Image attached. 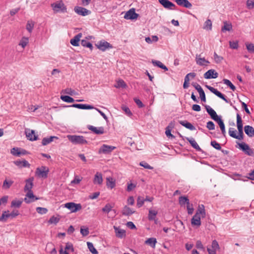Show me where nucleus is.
<instances>
[{
    "mask_svg": "<svg viewBox=\"0 0 254 254\" xmlns=\"http://www.w3.org/2000/svg\"><path fill=\"white\" fill-rule=\"evenodd\" d=\"M51 6L55 13L66 12V7L62 0L57 1L52 3Z\"/></svg>",
    "mask_w": 254,
    "mask_h": 254,
    "instance_id": "obj_1",
    "label": "nucleus"
},
{
    "mask_svg": "<svg viewBox=\"0 0 254 254\" xmlns=\"http://www.w3.org/2000/svg\"><path fill=\"white\" fill-rule=\"evenodd\" d=\"M68 139L74 144H85L87 143L84 137L82 135H67Z\"/></svg>",
    "mask_w": 254,
    "mask_h": 254,
    "instance_id": "obj_2",
    "label": "nucleus"
},
{
    "mask_svg": "<svg viewBox=\"0 0 254 254\" xmlns=\"http://www.w3.org/2000/svg\"><path fill=\"white\" fill-rule=\"evenodd\" d=\"M237 127L238 130V140H242L244 139L243 126L241 117L239 114H237Z\"/></svg>",
    "mask_w": 254,
    "mask_h": 254,
    "instance_id": "obj_3",
    "label": "nucleus"
},
{
    "mask_svg": "<svg viewBox=\"0 0 254 254\" xmlns=\"http://www.w3.org/2000/svg\"><path fill=\"white\" fill-rule=\"evenodd\" d=\"M239 148L242 150L245 154L249 156H254V150L251 148L250 146L245 142L237 143Z\"/></svg>",
    "mask_w": 254,
    "mask_h": 254,
    "instance_id": "obj_4",
    "label": "nucleus"
},
{
    "mask_svg": "<svg viewBox=\"0 0 254 254\" xmlns=\"http://www.w3.org/2000/svg\"><path fill=\"white\" fill-rule=\"evenodd\" d=\"M49 172V169L47 167L42 166L36 169L35 173L40 178H46Z\"/></svg>",
    "mask_w": 254,
    "mask_h": 254,
    "instance_id": "obj_5",
    "label": "nucleus"
},
{
    "mask_svg": "<svg viewBox=\"0 0 254 254\" xmlns=\"http://www.w3.org/2000/svg\"><path fill=\"white\" fill-rule=\"evenodd\" d=\"M19 215V212L17 210H13L10 213L8 211L3 212L2 215L0 217V221H5L9 217L14 218Z\"/></svg>",
    "mask_w": 254,
    "mask_h": 254,
    "instance_id": "obj_6",
    "label": "nucleus"
},
{
    "mask_svg": "<svg viewBox=\"0 0 254 254\" xmlns=\"http://www.w3.org/2000/svg\"><path fill=\"white\" fill-rule=\"evenodd\" d=\"M65 207L68 209L71 212H76L81 209L82 206L80 203L68 202L64 204Z\"/></svg>",
    "mask_w": 254,
    "mask_h": 254,
    "instance_id": "obj_7",
    "label": "nucleus"
},
{
    "mask_svg": "<svg viewBox=\"0 0 254 254\" xmlns=\"http://www.w3.org/2000/svg\"><path fill=\"white\" fill-rule=\"evenodd\" d=\"M116 148L115 146L103 144L99 148L98 152L99 154H108L111 153Z\"/></svg>",
    "mask_w": 254,
    "mask_h": 254,
    "instance_id": "obj_8",
    "label": "nucleus"
},
{
    "mask_svg": "<svg viewBox=\"0 0 254 254\" xmlns=\"http://www.w3.org/2000/svg\"><path fill=\"white\" fill-rule=\"evenodd\" d=\"M96 47L100 50L102 51H105L109 48H112V45L107 41L104 40H101L99 41L96 44Z\"/></svg>",
    "mask_w": 254,
    "mask_h": 254,
    "instance_id": "obj_9",
    "label": "nucleus"
},
{
    "mask_svg": "<svg viewBox=\"0 0 254 254\" xmlns=\"http://www.w3.org/2000/svg\"><path fill=\"white\" fill-rule=\"evenodd\" d=\"M138 14L135 12V9L132 8L126 12L124 15L126 19L133 20L137 18Z\"/></svg>",
    "mask_w": 254,
    "mask_h": 254,
    "instance_id": "obj_10",
    "label": "nucleus"
},
{
    "mask_svg": "<svg viewBox=\"0 0 254 254\" xmlns=\"http://www.w3.org/2000/svg\"><path fill=\"white\" fill-rule=\"evenodd\" d=\"M160 3L166 9L174 10L175 5L169 0H158Z\"/></svg>",
    "mask_w": 254,
    "mask_h": 254,
    "instance_id": "obj_11",
    "label": "nucleus"
},
{
    "mask_svg": "<svg viewBox=\"0 0 254 254\" xmlns=\"http://www.w3.org/2000/svg\"><path fill=\"white\" fill-rule=\"evenodd\" d=\"M205 108L208 114L214 121H217V119L220 118V117L217 115L216 112L209 105H205Z\"/></svg>",
    "mask_w": 254,
    "mask_h": 254,
    "instance_id": "obj_12",
    "label": "nucleus"
},
{
    "mask_svg": "<svg viewBox=\"0 0 254 254\" xmlns=\"http://www.w3.org/2000/svg\"><path fill=\"white\" fill-rule=\"evenodd\" d=\"M195 62L197 65L200 66H206L210 63L204 58H201L200 55H196Z\"/></svg>",
    "mask_w": 254,
    "mask_h": 254,
    "instance_id": "obj_13",
    "label": "nucleus"
},
{
    "mask_svg": "<svg viewBox=\"0 0 254 254\" xmlns=\"http://www.w3.org/2000/svg\"><path fill=\"white\" fill-rule=\"evenodd\" d=\"M219 249V246L216 240L212 242L211 248H207V251L209 254H216V251Z\"/></svg>",
    "mask_w": 254,
    "mask_h": 254,
    "instance_id": "obj_14",
    "label": "nucleus"
},
{
    "mask_svg": "<svg viewBox=\"0 0 254 254\" xmlns=\"http://www.w3.org/2000/svg\"><path fill=\"white\" fill-rule=\"evenodd\" d=\"M218 76V72L213 69L208 70L204 74V77L205 79L216 78Z\"/></svg>",
    "mask_w": 254,
    "mask_h": 254,
    "instance_id": "obj_15",
    "label": "nucleus"
},
{
    "mask_svg": "<svg viewBox=\"0 0 254 254\" xmlns=\"http://www.w3.org/2000/svg\"><path fill=\"white\" fill-rule=\"evenodd\" d=\"M74 10L77 14L82 16L87 15L90 13L86 8L80 6H75Z\"/></svg>",
    "mask_w": 254,
    "mask_h": 254,
    "instance_id": "obj_16",
    "label": "nucleus"
},
{
    "mask_svg": "<svg viewBox=\"0 0 254 254\" xmlns=\"http://www.w3.org/2000/svg\"><path fill=\"white\" fill-rule=\"evenodd\" d=\"M25 134L27 138L31 141L36 140L38 138V136L35 134V131L33 130L26 129L25 130Z\"/></svg>",
    "mask_w": 254,
    "mask_h": 254,
    "instance_id": "obj_17",
    "label": "nucleus"
},
{
    "mask_svg": "<svg viewBox=\"0 0 254 254\" xmlns=\"http://www.w3.org/2000/svg\"><path fill=\"white\" fill-rule=\"evenodd\" d=\"M114 229L117 237L122 239L126 237V231L125 230L115 226H114Z\"/></svg>",
    "mask_w": 254,
    "mask_h": 254,
    "instance_id": "obj_18",
    "label": "nucleus"
},
{
    "mask_svg": "<svg viewBox=\"0 0 254 254\" xmlns=\"http://www.w3.org/2000/svg\"><path fill=\"white\" fill-rule=\"evenodd\" d=\"M103 175L100 172H96L93 179V183L95 185H101L103 183Z\"/></svg>",
    "mask_w": 254,
    "mask_h": 254,
    "instance_id": "obj_19",
    "label": "nucleus"
},
{
    "mask_svg": "<svg viewBox=\"0 0 254 254\" xmlns=\"http://www.w3.org/2000/svg\"><path fill=\"white\" fill-rule=\"evenodd\" d=\"M88 128L97 134H102L104 133V128L102 127H95L93 126H89Z\"/></svg>",
    "mask_w": 254,
    "mask_h": 254,
    "instance_id": "obj_20",
    "label": "nucleus"
},
{
    "mask_svg": "<svg viewBox=\"0 0 254 254\" xmlns=\"http://www.w3.org/2000/svg\"><path fill=\"white\" fill-rule=\"evenodd\" d=\"M33 178H30L26 180V184L24 188V191H31L33 186Z\"/></svg>",
    "mask_w": 254,
    "mask_h": 254,
    "instance_id": "obj_21",
    "label": "nucleus"
},
{
    "mask_svg": "<svg viewBox=\"0 0 254 254\" xmlns=\"http://www.w3.org/2000/svg\"><path fill=\"white\" fill-rule=\"evenodd\" d=\"M197 217H200V218H204L205 217V210L204 208V206L203 204H200L198 205L197 209L196 211V213L194 215H197Z\"/></svg>",
    "mask_w": 254,
    "mask_h": 254,
    "instance_id": "obj_22",
    "label": "nucleus"
},
{
    "mask_svg": "<svg viewBox=\"0 0 254 254\" xmlns=\"http://www.w3.org/2000/svg\"><path fill=\"white\" fill-rule=\"evenodd\" d=\"M82 36V33H78V34L75 35L72 39H70V44L73 46H78L79 45V42Z\"/></svg>",
    "mask_w": 254,
    "mask_h": 254,
    "instance_id": "obj_23",
    "label": "nucleus"
},
{
    "mask_svg": "<svg viewBox=\"0 0 254 254\" xmlns=\"http://www.w3.org/2000/svg\"><path fill=\"white\" fill-rule=\"evenodd\" d=\"M70 107L83 110H90L94 109L93 106L87 104H75L70 106Z\"/></svg>",
    "mask_w": 254,
    "mask_h": 254,
    "instance_id": "obj_24",
    "label": "nucleus"
},
{
    "mask_svg": "<svg viewBox=\"0 0 254 254\" xmlns=\"http://www.w3.org/2000/svg\"><path fill=\"white\" fill-rule=\"evenodd\" d=\"M175 1L179 5L186 8H190L192 6L191 3L188 0H175Z\"/></svg>",
    "mask_w": 254,
    "mask_h": 254,
    "instance_id": "obj_25",
    "label": "nucleus"
},
{
    "mask_svg": "<svg viewBox=\"0 0 254 254\" xmlns=\"http://www.w3.org/2000/svg\"><path fill=\"white\" fill-rule=\"evenodd\" d=\"M26 197L24 198V201L27 203H29L34 201L35 196L33 194L32 191H26Z\"/></svg>",
    "mask_w": 254,
    "mask_h": 254,
    "instance_id": "obj_26",
    "label": "nucleus"
},
{
    "mask_svg": "<svg viewBox=\"0 0 254 254\" xmlns=\"http://www.w3.org/2000/svg\"><path fill=\"white\" fill-rule=\"evenodd\" d=\"M14 163L19 168L29 167L30 166L28 162L25 160L22 161L16 160L14 162Z\"/></svg>",
    "mask_w": 254,
    "mask_h": 254,
    "instance_id": "obj_27",
    "label": "nucleus"
},
{
    "mask_svg": "<svg viewBox=\"0 0 254 254\" xmlns=\"http://www.w3.org/2000/svg\"><path fill=\"white\" fill-rule=\"evenodd\" d=\"M244 130L248 136L252 137L254 136V128L253 127L249 125L245 126Z\"/></svg>",
    "mask_w": 254,
    "mask_h": 254,
    "instance_id": "obj_28",
    "label": "nucleus"
},
{
    "mask_svg": "<svg viewBox=\"0 0 254 254\" xmlns=\"http://www.w3.org/2000/svg\"><path fill=\"white\" fill-rule=\"evenodd\" d=\"M158 213L157 211L153 209H150L149 210V213L148 218L150 221H154L155 223H157V220L156 219V216Z\"/></svg>",
    "mask_w": 254,
    "mask_h": 254,
    "instance_id": "obj_29",
    "label": "nucleus"
},
{
    "mask_svg": "<svg viewBox=\"0 0 254 254\" xmlns=\"http://www.w3.org/2000/svg\"><path fill=\"white\" fill-rule=\"evenodd\" d=\"M187 140L190 142L191 146L195 149L197 151H201V149L199 146L195 139L192 137H187Z\"/></svg>",
    "mask_w": 254,
    "mask_h": 254,
    "instance_id": "obj_30",
    "label": "nucleus"
},
{
    "mask_svg": "<svg viewBox=\"0 0 254 254\" xmlns=\"http://www.w3.org/2000/svg\"><path fill=\"white\" fill-rule=\"evenodd\" d=\"M58 137L56 136H51L50 137H44L42 141V144L44 146L47 145L54 141V139H58Z\"/></svg>",
    "mask_w": 254,
    "mask_h": 254,
    "instance_id": "obj_31",
    "label": "nucleus"
},
{
    "mask_svg": "<svg viewBox=\"0 0 254 254\" xmlns=\"http://www.w3.org/2000/svg\"><path fill=\"white\" fill-rule=\"evenodd\" d=\"M179 123L183 126L190 130H193L195 129V127L190 123L187 121H180Z\"/></svg>",
    "mask_w": 254,
    "mask_h": 254,
    "instance_id": "obj_32",
    "label": "nucleus"
},
{
    "mask_svg": "<svg viewBox=\"0 0 254 254\" xmlns=\"http://www.w3.org/2000/svg\"><path fill=\"white\" fill-rule=\"evenodd\" d=\"M191 223L193 226H199L201 225L200 217H197V214L194 215L191 220Z\"/></svg>",
    "mask_w": 254,
    "mask_h": 254,
    "instance_id": "obj_33",
    "label": "nucleus"
},
{
    "mask_svg": "<svg viewBox=\"0 0 254 254\" xmlns=\"http://www.w3.org/2000/svg\"><path fill=\"white\" fill-rule=\"evenodd\" d=\"M107 186L111 189L114 188L116 186L115 180L112 177H107Z\"/></svg>",
    "mask_w": 254,
    "mask_h": 254,
    "instance_id": "obj_34",
    "label": "nucleus"
},
{
    "mask_svg": "<svg viewBox=\"0 0 254 254\" xmlns=\"http://www.w3.org/2000/svg\"><path fill=\"white\" fill-rule=\"evenodd\" d=\"M215 122H216L218 123V124L219 125L222 134L224 136H225V134H226L225 127V125H224L222 120L221 119V118H219L217 120V121H215Z\"/></svg>",
    "mask_w": 254,
    "mask_h": 254,
    "instance_id": "obj_35",
    "label": "nucleus"
},
{
    "mask_svg": "<svg viewBox=\"0 0 254 254\" xmlns=\"http://www.w3.org/2000/svg\"><path fill=\"white\" fill-rule=\"evenodd\" d=\"M135 211L130 208L129 207L127 206H125L122 210V213L124 215L128 216L134 213Z\"/></svg>",
    "mask_w": 254,
    "mask_h": 254,
    "instance_id": "obj_36",
    "label": "nucleus"
},
{
    "mask_svg": "<svg viewBox=\"0 0 254 254\" xmlns=\"http://www.w3.org/2000/svg\"><path fill=\"white\" fill-rule=\"evenodd\" d=\"M145 243L147 245H148L152 248H155L157 243V240L154 238H150L146 240L145 242Z\"/></svg>",
    "mask_w": 254,
    "mask_h": 254,
    "instance_id": "obj_37",
    "label": "nucleus"
},
{
    "mask_svg": "<svg viewBox=\"0 0 254 254\" xmlns=\"http://www.w3.org/2000/svg\"><path fill=\"white\" fill-rule=\"evenodd\" d=\"M223 26L222 27L221 31L223 32L225 31H230L232 29V25L230 23H228L227 21L223 22Z\"/></svg>",
    "mask_w": 254,
    "mask_h": 254,
    "instance_id": "obj_38",
    "label": "nucleus"
},
{
    "mask_svg": "<svg viewBox=\"0 0 254 254\" xmlns=\"http://www.w3.org/2000/svg\"><path fill=\"white\" fill-rule=\"evenodd\" d=\"M152 63L154 66H158L164 69L165 71H167L168 70L167 67L163 64L160 61L154 60L152 61Z\"/></svg>",
    "mask_w": 254,
    "mask_h": 254,
    "instance_id": "obj_39",
    "label": "nucleus"
},
{
    "mask_svg": "<svg viewBox=\"0 0 254 254\" xmlns=\"http://www.w3.org/2000/svg\"><path fill=\"white\" fill-rule=\"evenodd\" d=\"M213 60L216 64H219L222 63L224 58L223 57L219 56L216 54V53L214 52L213 55Z\"/></svg>",
    "mask_w": 254,
    "mask_h": 254,
    "instance_id": "obj_40",
    "label": "nucleus"
},
{
    "mask_svg": "<svg viewBox=\"0 0 254 254\" xmlns=\"http://www.w3.org/2000/svg\"><path fill=\"white\" fill-rule=\"evenodd\" d=\"M29 42V38L25 37H23L20 40L19 45L21 46L22 48H24Z\"/></svg>",
    "mask_w": 254,
    "mask_h": 254,
    "instance_id": "obj_41",
    "label": "nucleus"
},
{
    "mask_svg": "<svg viewBox=\"0 0 254 254\" xmlns=\"http://www.w3.org/2000/svg\"><path fill=\"white\" fill-rule=\"evenodd\" d=\"M87 245L90 252L92 254H98V252L97 250L94 248L93 244L91 242H87Z\"/></svg>",
    "mask_w": 254,
    "mask_h": 254,
    "instance_id": "obj_42",
    "label": "nucleus"
},
{
    "mask_svg": "<svg viewBox=\"0 0 254 254\" xmlns=\"http://www.w3.org/2000/svg\"><path fill=\"white\" fill-rule=\"evenodd\" d=\"M126 86H127V85H126V83L122 79L118 80L117 81L116 84L114 85V87L117 88H126Z\"/></svg>",
    "mask_w": 254,
    "mask_h": 254,
    "instance_id": "obj_43",
    "label": "nucleus"
},
{
    "mask_svg": "<svg viewBox=\"0 0 254 254\" xmlns=\"http://www.w3.org/2000/svg\"><path fill=\"white\" fill-rule=\"evenodd\" d=\"M228 132L231 137L238 139V134H237V130L234 128L230 127L229 129Z\"/></svg>",
    "mask_w": 254,
    "mask_h": 254,
    "instance_id": "obj_44",
    "label": "nucleus"
},
{
    "mask_svg": "<svg viewBox=\"0 0 254 254\" xmlns=\"http://www.w3.org/2000/svg\"><path fill=\"white\" fill-rule=\"evenodd\" d=\"M179 203L181 205H185L186 204H189L190 203L189 199L186 196H181L179 197Z\"/></svg>",
    "mask_w": 254,
    "mask_h": 254,
    "instance_id": "obj_45",
    "label": "nucleus"
},
{
    "mask_svg": "<svg viewBox=\"0 0 254 254\" xmlns=\"http://www.w3.org/2000/svg\"><path fill=\"white\" fill-rule=\"evenodd\" d=\"M81 45L84 47L89 48L90 50H92V44L86 39H82L81 41Z\"/></svg>",
    "mask_w": 254,
    "mask_h": 254,
    "instance_id": "obj_46",
    "label": "nucleus"
},
{
    "mask_svg": "<svg viewBox=\"0 0 254 254\" xmlns=\"http://www.w3.org/2000/svg\"><path fill=\"white\" fill-rule=\"evenodd\" d=\"M203 28L206 30H210L212 29V22L210 19H207L204 22Z\"/></svg>",
    "mask_w": 254,
    "mask_h": 254,
    "instance_id": "obj_47",
    "label": "nucleus"
},
{
    "mask_svg": "<svg viewBox=\"0 0 254 254\" xmlns=\"http://www.w3.org/2000/svg\"><path fill=\"white\" fill-rule=\"evenodd\" d=\"M207 88L213 94H214L215 95L218 96V97H220L221 95L222 94L220 92L218 91L216 89L210 86H206Z\"/></svg>",
    "mask_w": 254,
    "mask_h": 254,
    "instance_id": "obj_48",
    "label": "nucleus"
},
{
    "mask_svg": "<svg viewBox=\"0 0 254 254\" xmlns=\"http://www.w3.org/2000/svg\"><path fill=\"white\" fill-rule=\"evenodd\" d=\"M61 99L64 102L67 103H72L74 101V100L72 97L69 96H61Z\"/></svg>",
    "mask_w": 254,
    "mask_h": 254,
    "instance_id": "obj_49",
    "label": "nucleus"
},
{
    "mask_svg": "<svg viewBox=\"0 0 254 254\" xmlns=\"http://www.w3.org/2000/svg\"><path fill=\"white\" fill-rule=\"evenodd\" d=\"M62 93L64 94H66L70 95L71 96L74 95L76 94V92L70 88H67L63 90H62Z\"/></svg>",
    "mask_w": 254,
    "mask_h": 254,
    "instance_id": "obj_50",
    "label": "nucleus"
},
{
    "mask_svg": "<svg viewBox=\"0 0 254 254\" xmlns=\"http://www.w3.org/2000/svg\"><path fill=\"white\" fill-rule=\"evenodd\" d=\"M22 203V201L21 200H13L11 202V206L12 207L19 208L21 206Z\"/></svg>",
    "mask_w": 254,
    "mask_h": 254,
    "instance_id": "obj_51",
    "label": "nucleus"
},
{
    "mask_svg": "<svg viewBox=\"0 0 254 254\" xmlns=\"http://www.w3.org/2000/svg\"><path fill=\"white\" fill-rule=\"evenodd\" d=\"M20 148L18 147H13L11 149L10 153L13 156H20Z\"/></svg>",
    "mask_w": 254,
    "mask_h": 254,
    "instance_id": "obj_52",
    "label": "nucleus"
},
{
    "mask_svg": "<svg viewBox=\"0 0 254 254\" xmlns=\"http://www.w3.org/2000/svg\"><path fill=\"white\" fill-rule=\"evenodd\" d=\"M223 81L225 84L229 86L233 91L235 90V86L232 83V82L229 80L227 79H224L223 80Z\"/></svg>",
    "mask_w": 254,
    "mask_h": 254,
    "instance_id": "obj_53",
    "label": "nucleus"
},
{
    "mask_svg": "<svg viewBox=\"0 0 254 254\" xmlns=\"http://www.w3.org/2000/svg\"><path fill=\"white\" fill-rule=\"evenodd\" d=\"M13 183V182L12 181H7L5 180L3 182L2 187L4 189H8Z\"/></svg>",
    "mask_w": 254,
    "mask_h": 254,
    "instance_id": "obj_54",
    "label": "nucleus"
},
{
    "mask_svg": "<svg viewBox=\"0 0 254 254\" xmlns=\"http://www.w3.org/2000/svg\"><path fill=\"white\" fill-rule=\"evenodd\" d=\"M246 46L247 50L250 53H254V45L252 43H246Z\"/></svg>",
    "mask_w": 254,
    "mask_h": 254,
    "instance_id": "obj_55",
    "label": "nucleus"
},
{
    "mask_svg": "<svg viewBox=\"0 0 254 254\" xmlns=\"http://www.w3.org/2000/svg\"><path fill=\"white\" fill-rule=\"evenodd\" d=\"M60 219L59 217L53 216L49 219V223L50 224H57L59 222Z\"/></svg>",
    "mask_w": 254,
    "mask_h": 254,
    "instance_id": "obj_56",
    "label": "nucleus"
},
{
    "mask_svg": "<svg viewBox=\"0 0 254 254\" xmlns=\"http://www.w3.org/2000/svg\"><path fill=\"white\" fill-rule=\"evenodd\" d=\"M113 208L112 205L110 203L107 204L103 208L102 211L105 213H108Z\"/></svg>",
    "mask_w": 254,
    "mask_h": 254,
    "instance_id": "obj_57",
    "label": "nucleus"
},
{
    "mask_svg": "<svg viewBox=\"0 0 254 254\" xmlns=\"http://www.w3.org/2000/svg\"><path fill=\"white\" fill-rule=\"evenodd\" d=\"M210 144L212 146L218 150H220L221 149L220 144L215 140L211 141Z\"/></svg>",
    "mask_w": 254,
    "mask_h": 254,
    "instance_id": "obj_58",
    "label": "nucleus"
},
{
    "mask_svg": "<svg viewBox=\"0 0 254 254\" xmlns=\"http://www.w3.org/2000/svg\"><path fill=\"white\" fill-rule=\"evenodd\" d=\"M34 26V23L33 21H28L26 25V29L29 32L31 33Z\"/></svg>",
    "mask_w": 254,
    "mask_h": 254,
    "instance_id": "obj_59",
    "label": "nucleus"
},
{
    "mask_svg": "<svg viewBox=\"0 0 254 254\" xmlns=\"http://www.w3.org/2000/svg\"><path fill=\"white\" fill-rule=\"evenodd\" d=\"M36 211L40 214H45L47 213L48 209L46 208L38 207L36 208Z\"/></svg>",
    "mask_w": 254,
    "mask_h": 254,
    "instance_id": "obj_60",
    "label": "nucleus"
},
{
    "mask_svg": "<svg viewBox=\"0 0 254 254\" xmlns=\"http://www.w3.org/2000/svg\"><path fill=\"white\" fill-rule=\"evenodd\" d=\"M230 47L233 49H237L239 47L238 41H229Z\"/></svg>",
    "mask_w": 254,
    "mask_h": 254,
    "instance_id": "obj_61",
    "label": "nucleus"
},
{
    "mask_svg": "<svg viewBox=\"0 0 254 254\" xmlns=\"http://www.w3.org/2000/svg\"><path fill=\"white\" fill-rule=\"evenodd\" d=\"M139 165L147 169L152 170L153 169V168L152 166H151L150 165H149L147 162L145 161L140 162L139 163Z\"/></svg>",
    "mask_w": 254,
    "mask_h": 254,
    "instance_id": "obj_62",
    "label": "nucleus"
},
{
    "mask_svg": "<svg viewBox=\"0 0 254 254\" xmlns=\"http://www.w3.org/2000/svg\"><path fill=\"white\" fill-rule=\"evenodd\" d=\"M122 109L127 116L128 117H131L132 116V113L128 107L125 106H123L122 107Z\"/></svg>",
    "mask_w": 254,
    "mask_h": 254,
    "instance_id": "obj_63",
    "label": "nucleus"
},
{
    "mask_svg": "<svg viewBox=\"0 0 254 254\" xmlns=\"http://www.w3.org/2000/svg\"><path fill=\"white\" fill-rule=\"evenodd\" d=\"M246 5L248 9H251L254 8V1L252 0H247Z\"/></svg>",
    "mask_w": 254,
    "mask_h": 254,
    "instance_id": "obj_64",
    "label": "nucleus"
}]
</instances>
